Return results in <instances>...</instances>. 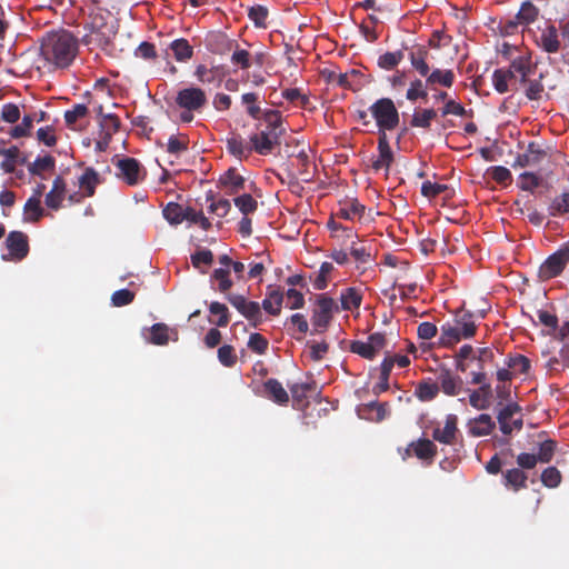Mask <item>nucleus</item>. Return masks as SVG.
I'll return each mask as SVG.
<instances>
[{
  "label": "nucleus",
  "mask_w": 569,
  "mask_h": 569,
  "mask_svg": "<svg viewBox=\"0 0 569 569\" xmlns=\"http://www.w3.org/2000/svg\"><path fill=\"white\" fill-rule=\"evenodd\" d=\"M496 428V422L488 413H481L470 419L468 422L469 433L472 437H483L490 435Z\"/></svg>",
  "instance_id": "obj_17"
},
{
  "label": "nucleus",
  "mask_w": 569,
  "mask_h": 569,
  "mask_svg": "<svg viewBox=\"0 0 569 569\" xmlns=\"http://www.w3.org/2000/svg\"><path fill=\"white\" fill-rule=\"evenodd\" d=\"M117 177L129 186H137L146 178V171L134 158H123L117 161Z\"/></svg>",
  "instance_id": "obj_9"
},
{
  "label": "nucleus",
  "mask_w": 569,
  "mask_h": 569,
  "mask_svg": "<svg viewBox=\"0 0 569 569\" xmlns=\"http://www.w3.org/2000/svg\"><path fill=\"white\" fill-rule=\"evenodd\" d=\"M67 183L64 179L58 176L52 183L51 190L46 194V206L52 210H58L66 197Z\"/></svg>",
  "instance_id": "obj_18"
},
{
  "label": "nucleus",
  "mask_w": 569,
  "mask_h": 569,
  "mask_svg": "<svg viewBox=\"0 0 569 569\" xmlns=\"http://www.w3.org/2000/svg\"><path fill=\"white\" fill-rule=\"evenodd\" d=\"M189 137L184 133L172 134L168 139L167 151L170 154L179 156L188 150Z\"/></svg>",
  "instance_id": "obj_44"
},
{
  "label": "nucleus",
  "mask_w": 569,
  "mask_h": 569,
  "mask_svg": "<svg viewBox=\"0 0 569 569\" xmlns=\"http://www.w3.org/2000/svg\"><path fill=\"white\" fill-rule=\"evenodd\" d=\"M169 327L166 323L158 322L150 327L149 329V336L146 337V340L149 343L156 345V346H166L169 340Z\"/></svg>",
  "instance_id": "obj_32"
},
{
  "label": "nucleus",
  "mask_w": 569,
  "mask_h": 569,
  "mask_svg": "<svg viewBox=\"0 0 569 569\" xmlns=\"http://www.w3.org/2000/svg\"><path fill=\"white\" fill-rule=\"evenodd\" d=\"M23 210L27 216L26 220L32 222L39 221L44 213V210L41 207V200L37 197H30L24 203Z\"/></svg>",
  "instance_id": "obj_46"
},
{
  "label": "nucleus",
  "mask_w": 569,
  "mask_h": 569,
  "mask_svg": "<svg viewBox=\"0 0 569 569\" xmlns=\"http://www.w3.org/2000/svg\"><path fill=\"white\" fill-rule=\"evenodd\" d=\"M437 117V112L433 109L417 110L412 114L410 126L415 128L429 129L431 121Z\"/></svg>",
  "instance_id": "obj_42"
},
{
  "label": "nucleus",
  "mask_w": 569,
  "mask_h": 569,
  "mask_svg": "<svg viewBox=\"0 0 569 569\" xmlns=\"http://www.w3.org/2000/svg\"><path fill=\"white\" fill-rule=\"evenodd\" d=\"M428 54H429V52H428L427 48L423 46L417 47L409 54V60L411 62V66L413 67L415 70L418 71V73L421 77H427L428 73L430 72V67L427 63Z\"/></svg>",
  "instance_id": "obj_25"
},
{
  "label": "nucleus",
  "mask_w": 569,
  "mask_h": 569,
  "mask_svg": "<svg viewBox=\"0 0 569 569\" xmlns=\"http://www.w3.org/2000/svg\"><path fill=\"white\" fill-rule=\"evenodd\" d=\"M211 282H217V290L221 293H227L233 286V281L230 278V270L224 268L214 269L211 278Z\"/></svg>",
  "instance_id": "obj_39"
},
{
  "label": "nucleus",
  "mask_w": 569,
  "mask_h": 569,
  "mask_svg": "<svg viewBox=\"0 0 569 569\" xmlns=\"http://www.w3.org/2000/svg\"><path fill=\"white\" fill-rule=\"evenodd\" d=\"M528 477L520 468H511L502 472V483L515 492L527 488Z\"/></svg>",
  "instance_id": "obj_20"
},
{
  "label": "nucleus",
  "mask_w": 569,
  "mask_h": 569,
  "mask_svg": "<svg viewBox=\"0 0 569 569\" xmlns=\"http://www.w3.org/2000/svg\"><path fill=\"white\" fill-rule=\"evenodd\" d=\"M455 82V73L452 70L433 69L426 77V86L430 89H435V86L439 84L446 88H451Z\"/></svg>",
  "instance_id": "obj_24"
},
{
  "label": "nucleus",
  "mask_w": 569,
  "mask_h": 569,
  "mask_svg": "<svg viewBox=\"0 0 569 569\" xmlns=\"http://www.w3.org/2000/svg\"><path fill=\"white\" fill-rule=\"evenodd\" d=\"M458 418L456 415H448L446 417L445 426L443 428H435L432 431V438L433 440L445 443V445H452L456 440V436L458 432Z\"/></svg>",
  "instance_id": "obj_14"
},
{
  "label": "nucleus",
  "mask_w": 569,
  "mask_h": 569,
  "mask_svg": "<svg viewBox=\"0 0 569 569\" xmlns=\"http://www.w3.org/2000/svg\"><path fill=\"white\" fill-rule=\"evenodd\" d=\"M226 299L250 322L258 328L263 318L259 302L248 301L242 295L227 293Z\"/></svg>",
  "instance_id": "obj_6"
},
{
  "label": "nucleus",
  "mask_w": 569,
  "mask_h": 569,
  "mask_svg": "<svg viewBox=\"0 0 569 569\" xmlns=\"http://www.w3.org/2000/svg\"><path fill=\"white\" fill-rule=\"evenodd\" d=\"M186 208L177 202H169L162 210L164 219L173 226L180 224L184 220Z\"/></svg>",
  "instance_id": "obj_41"
},
{
  "label": "nucleus",
  "mask_w": 569,
  "mask_h": 569,
  "mask_svg": "<svg viewBox=\"0 0 569 569\" xmlns=\"http://www.w3.org/2000/svg\"><path fill=\"white\" fill-rule=\"evenodd\" d=\"M538 16L539 9L531 1H525L516 14V19L521 26H529L537 20Z\"/></svg>",
  "instance_id": "obj_37"
},
{
  "label": "nucleus",
  "mask_w": 569,
  "mask_h": 569,
  "mask_svg": "<svg viewBox=\"0 0 569 569\" xmlns=\"http://www.w3.org/2000/svg\"><path fill=\"white\" fill-rule=\"evenodd\" d=\"M489 173H490V177L492 178V180H495L497 183L507 186V184L511 183V181H512L511 172L506 167H502V166L491 167L489 169Z\"/></svg>",
  "instance_id": "obj_64"
},
{
  "label": "nucleus",
  "mask_w": 569,
  "mask_h": 569,
  "mask_svg": "<svg viewBox=\"0 0 569 569\" xmlns=\"http://www.w3.org/2000/svg\"><path fill=\"white\" fill-rule=\"evenodd\" d=\"M266 396L273 402L284 406L289 402V395L281 385V382L274 378H270L263 383Z\"/></svg>",
  "instance_id": "obj_21"
},
{
  "label": "nucleus",
  "mask_w": 569,
  "mask_h": 569,
  "mask_svg": "<svg viewBox=\"0 0 569 569\" xmlns=\"http://www.w3.org/2000/svg\"><path fill=\"white\" fill-rule=\"evenodd\" d=\"M335 267L331 262H322L317 277L313 279V288L316 290H325L328 286V277Z\"/></svg>",
  "instance_id": "obj_56"
},
{
  "label": "nucleus",
  "mask_w": 569,
  "mask_h": 569,
  "mask_svg": "<svg viewBox=\"0 0 569 569\" xmlns=\"http://www.w3.org/2000/svg\"><path fill=\"white\" fill-rule=\"evenodd\" d=\"M206 200L211 202L209 206V212L214 213L220 218L226 217L231 209V203L228 199H219L218 201H214L212 192L207 193Z\"/></svg>",
  "instance_id": "obj_51"
},
{
  "label": "nucleus",
  "mask_w": 569,
  "mask_h": 569,
  "mask_svg": "<svg viewBox=\"0 0 569 569\" xmlns=\"http://www.w3.org/2000/svg\"><path fill=\"white\" fill-rule=\"evenodd\" d=\"M358 413L363 419L380 422L388 415L387 403H380V402L372 401L370 403L362 405L358 409Z\"/></svg>",
  "instance_id": "obj_23"
},
{
  "label": "nucleus",
  "mask_w": 569,
  "mask_h": 569,
  "mask_svg": "<svg viewBox=\"0 0 569 569\" xmlns=\"http://www.w3.org/2000/svg\"><path fill=\"white\" fill-rule=\"evenodd\" d=\"M100 183V178L98 172L91 168L88 167L83 171V173L79 178V187L83 191V197H92L96 192L97 186Z\"/></svg>",
  "instance_id": "obj_26"
},
{
  "label": "nucleus",
  "mask_w": 569,
  "mask_h": 569,
  "mask_svg": "<svg viewBox=\"0 0 569 569\" xmlns=\"http://www.w3.org/2000/svg\"><path fill=\"white\" fill-rule=\"evenodd\" d=\"M340 302L342 310L358 309L362 302V295L357 288L349 287L341 292Z\"/></svg>",
  "instance_id": "obj_33"
},
{
  "label": "nucleus",
  "mask_w": 569,
  "mask_h": 569,
  "mask_svg": "<svg viewBox=\"0 0 569 569\" xmlns=\"http://www.w3.org/2000/svg\"><path fill=\"white\" fill-rule=\"evenodd\" d=\"M507 366L520 373H528L530 370V360L523 355L510 356Z\"/></svg>",
  "instance_id": "obj_62"
},
{
  "label": "nucleus",
  "mask_w": 569,
  "mask_h": 569,
  "mask_svg": "<svg viewBox=\"0 0 569 569\" xmlns=\"http://www.w3.org/2000/svg\"><path fill=\"white\" fill-rule=\"evenodd\" d=\"M282 132L283 129H280L279 132L262 130L259 133L251 134L250 142L252 150L261 156L270 154L272 150L280 144V136Z\"/></svg>",
  "instance_id": "obj_10"
},
{
  "label": "nucleus",
  "mask_w": 569,
  "mask_h": 569,
  "mask_svg": "<svg viewBox=\"0 0 569 569\" xmlns=\"http://www.w3.org/2000/svg\"><path fill=\"white\" fill-rule=\"evenodd\" d=\"M267 123V129L272 132H279L282 123L281 113L278 110L268 109L261 113V118Z\"/></svg>",
  "instance_id": "obj_55"
},
{
  "label": "nucleus",
  "mask_w": 569,
  "mask_h": 569,
  "mask_svg": "<svg viewBox=\"0 0 569 569\" xmlns=\"http://www.w3.org/2000/svg\"><path fill=\"white\" fill-rule=\"evenodd\" d=\"M521 412V407L517 402H510L506 405L497 416L500 430L503 435H510L512 432V427L510 422L515 418L516 415Z\"/></svg>",
  "instance_id": "obj_22"
},
{
  "label": "nucleus",
  "mask_w": 569,
  "mask_h": 569,
  "mask_svg": "<svg viewBox=\"0 0 569 569\" xmlns=\"http://www.w3.org/2000/svg\"><path fill=\"white\" fill-rule=\"evenodd\" d=\"M436 382L445 395L455 397L460 393L462 389V379L453 375L449 369L442 368L437 373Z\"/></svg>",
  "instance_id": "obj_12"
},
{
  "label": "nucleus",
  "mask_w": 569,
  "mask_h": 569,
  "mask_svg": "<svg viewBox=\"0 0 569 569\" xmlns=\"http://www.w3.org/2000/svg\"><path fill=\"white\" fill-rule=\"evenodd\" d=\"M220 183L223 186H230L231 192L236 193L244 188V179L240 176L234 168L228 169L220 178Z\"/></svg>",
  "instance_id": "obj_47"
},
{
  "label": "nucleus",
  "mask_w": 569,
  "mask_h": 569,
  "mask_svg": "<svg viewBox=\"0 0 569 569\" xmlns=\"http://www.w3.org/2000/svg\"><path fill=\"white\" fill-rule=\"evenodd\" d=\"M318 389L317 382L315 380H310L308 382L302 383H293L290 386V392L293 399V402L297 405L303 403L305 406L308 403L306 399L309 393L316 392Z\"/></svg>",
  "instance_id": "obj_29"
},
{
  "label": "nucleus",
  "mask_w": 569,
  "mask_h": 569,
  "mask_svg": "<svg viewBox=\"0 0 569 569\" xmlns=\"http://www.w3.org/2000/svg\"><path fill=\"white\" fill-rule=\"evenodd\" d=\"M209 311L213 316H218L217 320H209L214 323L217 327H227L230 322V312L228 307L224 303L213 301L209 305Z\"/></svg>",
  "instance_id": "obj_40"
},
{
  "label": "nucleus",
  "mask_w": 569,
  "mask_h": 569,
  "mask_svg": "<svg viewBox=\"0 0 569 569\" xmlns=\"http://www.w3.org/2000/svg\"><path fill=\"white\" fill-rule=\"evenodd\" d=\"M169 48L172 50L174 59L179 62H186L193 56V48L184 38L173 40Z\"/></svg>",
  "instance_id": "obj_35"
},
{
  "label": "nucleus",
  "mask_w": 569,
  "mask_h": 569,
  "mask_svg": "<svg viewBox=\"0 0 569 569\" xmlns=\"http://www.w3.org/2000/svg\"><path fill=\"white\" fill-rule=\"evenodd\" d=\"M282 302L283 293L278 289H271V287H269L267 297L263 299L260 307H262L271 316H279Z\"/></svg>",
  "instance_id": "obj_27"
},
{
  "label": "nucleus",
  "mask_w": 569,
  "mask_h": 569,
  "mask_svg": "<svg viewBox=\"0 0 569 569\" xmlns=\"http://www.w3.org/2000/svg\"><path fill=\"white\" fill-rule=\"evenodd\" d=\"M366 207L361 204L357 199H351L350 201H346L345 206L341 207L337 217L345 220H353L355 218H361L365 213Z\"/></svg>",
  "instance_id": "obj_36"
},
{
  "label": "nucleus",
  "mask_w": 569,
  "mask_h": 569,
  "mask_svg": "<svg viewBox=\"0 0 569 569\" xmlns=\"http://www.w3.org/2000/svg\"><path fill=\"white\" fill-rule=\"evenodd\" d=\"M89 113L86 104H74L72 109L64 112V121L68 127H72L79 119L84 118Z\"/></svg>",
  "instance_id": "obj_58"
},
{
  "label": "nucleus",
  "mask_w": 569,
  "mask_h": 569,
  "mask_svg": "<svg viewBox=\"0 0 569 569\" xmlns=\"http://www.w3.org/2000/svg\"><path fill=\"white\" fill-rule=\"evenodd\" d=\"M369 110L376 120L379 136L387 134L386 131L393 130L399 123V112L390 98L378 99Z\"/></svg>",
  "instance_id": "obj_3"
},
{
  "label": "nucleus",
  "mask_w": 569,
  "mask_h": 569,
  "mask_svg": "<svg viewBox=\"0 0 569 569\" xmlns=\"http://www.w3.org/2000/svg\"><path fill=\"white\" fill-rule=\"evenodd\" d=\"M536 43L547 53L558 52L561 48L558 29L553 24H548L541 30L540 36L536 38Z\"/></svg>",
  "instance_id": "obj_13"
},
{
  "label": "nucleus",
  "mask_w": 569,
  "mask_h": 569,
  "mask_svg": "<svg viewBox=\"0 0 569 569\" xmlns=\"http://www.w3.org/2000/svg\"><path fill=\"white\" fill-rule=\"evenodd\" d=\"M174 101L181 109L201 112L206 107L208 99L206 92L201 88L188 87L178 91Z\"/></svg>",
  "instance_id": "obj_8"
},
{
  "label": "nucleus",
  "mask_w": 569,
  "mask_h": 569,
  "mask_svg": "<svg viewBox=\"0 0 569 569\" xmlns=\"http://www.w3.org/2000/svg\"><path fill=\"white\" fill-rule=\"evenodd\" d=\"M86 29L90 31L83 38V42L87 44L92 41V36H94V40L99 46H108L116 34L113 26L108 23L106 16L102 13L92 14Z\"/></svg>",
  "instance_id": "obj_4"
},
{
  "label": "nucleus",
  "mask_w": 569,
  "mask_h": 569,
  "mask_svg": "<svg viewBox=\"0 0 569 569\" xmlns=\"http://www.w3.org/2000/svg\"><path fill=\"white\" fill-rule=\"evenodd\" d=\"M511 69L516 74L520 76V82L525 83L528 80L529 74L533 71L531 56L522 54L515 58L510 63Z\"/></svg>",
  "instance_id": "obj_31"
},
{
  "label": "nucleus",
  "mask_w": 569,
  "mask_h": 569,
  "mask_svg": "<svg viewBox=\"0 0 569 569\" xmlns=\"http://www.w3.org/2000/svg\"><path fill=\"white\" fill-rule=\"evenodd\" d=\"M440 330L439 343L443 347H452L462 339L472 338L477 331L473 313L459 310L455 315L453 323L446 322Z\"/></svg>",
  "instance_id": "obj_2"
},
{
  "label": "nucleus",
  "mask_w": 569,
  "mask_h": 569,
  "mask_svg": "<svg viewBox=\"0 0 569 569\" xmlns=\"http://www.w3.org/2000/svg\"><path fill=\"white\" fill-rule=\"evenodd\" d=\"M378 151L379 157L372 162V168L376 171L385 169L386 172H389L390 166L393 162V152L389 144V140L387 134H380L378 138Z\"/></svg>",
  "instance_id": "obj_15"
},
{
  "label": "nucleus",
  "mask_w": 569,
  "mask_h": 569,
  "mask_svg": "<svg viewBox=\"0 0 569 569\" xmlns=\"http://www.w3.org/2000/svg\"><path fill=\"white\" fill-rule=\"evenodd\" d=\"M491 389L489 385H482L469 396L470 405L478 410H486L490 407Z\"/></svg>",
  "instance_id": "obj_30"
},
{
  "label": "nucleus",
  "mask_w": 569,
  "mask_h": 569,
  "mask_svg": "<svg viewBox=\"0 0 569 569\" xmlns=\"http://www.w3.org/2000/svg\"><path fill=\"white\" fill-rule=\"evenodd\" d=\"M268 340L260 333H251L248 341V348L258 353L264 355L268 349Z\"/></svg>",
  "instance_id": "obj_63"
},
{
  "label": "nucleus",
  "mask_w": 569,
  "mask_h": 569,
  "mask_svg": "<svg viewBox=\"0 0 569 569\" xmlns=\"http://www.w3.org/2000/svg\"><path fill=\"white\" fill-rule=\"evenodd\" d=\"M403 52L401 50L393 52H386L378 58V67L391 71L398 67V64L403 60Z\"/></svg>",
  "instance_id": "obj_48"
},
{
  "label": "nucleus",
  "mask_w": 569,
  "mask_h": 569,
  "mask_svg": "<svg viewBox=\"0 0 569 569\" xmlns=\"http://www.w3.org/2000/svg\"><path fill=\"white\" fill-rule=\"evenodd\" d=\"M101 131L112 138L120 130L121 121L114 113L104 114L100 121Z\"/></svg>",
  "instance_id": "obj_57"
},
{
  "label": "nucleus",
  "mask_w": 569,
  "mask_h": 569,
  "mask_svg": "<svg viewBox=\"0 0 569 569\" xmlns=\"http://www.w3.org/2000/svg\"><path fill=\"white\" fill-rule=\"evenodd\" d=\"M439 393V386L437 382L421 381L418 383L415 395L421 401H431Z\"/></svg>",
  "instance_id": "obj_45"
},
{
  "label": "nucleus",
  "mask_w": 569,
  "mask_h": 569,
  "mask_svg": "<svg viewBox=\"0 0 569 569\" xmlns=\"http://www.w3.org/2000/svg\"><path fill=\"white\" fill-rule=\"evenodd\" d=\"M548 158V151L541 148L538 142L531 141L528 143L526 151L518 154L513 167H536Z\"/></svg>",
  "instance_id": "obj_11"
},
{
  "label": "nucleus",
  "mask_w": 569,
  "mask_h": 569,
  "mask_svg": "<svg viewBox=\"0 0 569 569\" xmlns=\"http://www.w3.org/2000/svg\"><path fill=\"white\" fill-rule=\"evenodd\" d=\"M241 102L246 106L247 113L254 120L261 118L263 112L259 107V94L256 92H247L241 96Z\"/></svg>",
  "instance_id": "obj_43"
},
{
  "label": "nucleus",
  "mask_w": 569,
  "mask_h": 569,
  "mask_svg": "<svg viewBox=\"0 0 569 569\" xmlns=\"http://www.w3.org/2000/svg\"><path fill=\"white\" fill-rule=\"evenodd\" d=\"M56 160L52 156L46 154L38 157L32 163L28 166V170L32 176H42L44 171H51L54 169Z\"/></svg>",
  "instance_id": "obj_38"
},
{
  "label": "nucleus",
  "mask_w": 569,
  "mask_h": 569,
  "mask_svg": "<svg viewBox=\"0 0 569 569\" xmlns=\"http://www.w3.org/2000/svg\"><path fill=\"white\" fill-rule=\"evenodd\" d=\"M411 452L420 460L432 461L437 455V446L429 439H419L412 441L406 449V455L410 456Z\"/></svg>",
  "instance_id": "obj_16"
},
{
  "label": "nucleus",
  "mask_w": 569,
  "mask_h": 569,
  "mask_svg": "<svg viewBox=\"0 0 569 569\" xmlns=\"http://www.w3.org/2000/svg\"><path fill=\"white\" fill-rule=\"evenodd\" d=\"M78 52V42L68 31L48 34L41 44L43 58L58 68L70 66Z\"/></svg>",
  "instance_id": "obj_1"
},
{
  "label": "nucleus",
  "mask_w": 569,
  "mask_h": 569,
  "mask_svg": "<svg viewBox=\"0 0 569 569\" xmlns=\"http://www.w3.org/2000/svg\"><path fill=\"white\" fill-rule=\"evenodd\" d=\"M0 153L4 156V159L1 162L0 167L3 171L8 173L14 171L17 163L23 164L27 161L26 157H20V150L16 146H12L8 149H3L0 151Z\"/></svg>",
  "instance_id": "obj_28"
},
{
  "label": "nucleus",
  "mask_w": 569,
  "mask_h": 569,
  "mask_svg": "<svg viewBox=\"0 0 569 569\" xmlns=\"http://www.w3.org/2000/svg\"><path fill=\"white\" fill-rule=\"evenodd\" d=\"M8 254H3L2 259L7 261H21L29 253V239L22 231H10L4 241Z\"/></svg>",
  "instance_id": "obj_7"
},
{
  "label": "nucleus",
  "mask_w": 569,
  "mask_h": 569,
  "mask_svg": "<svg viewBox=\"0 0 569 569\" xmlns=\"http://www.w3.org/2000/svg\"><path fill=\"white\" fill-rule=\"evenodd\" d=\"M337 309V305L332 298L320 295L317 299V308L313 310L311 318L313 327L312 333L325 332L332 319V312Z\"/></svg>",
  "instance_id": "obj_5"
},
{
  "label": "nucleus",
  "mask_w": 569,
  "mask_h": 569,
  "mask_svg": "<svg viewBox=\"0 0 569 569\" xmlns=\"http://www.w3.org/2000/svg\"><path fill=\"white\" fill-rule=\"evenodd\" d=\"M269 11L261 4L252 6L248 9V17L257 28H266Z\"/></svg>",
  "instance_id": "obj_53"
},
{
  "label": "nucleus",
  "mask_w": 569,
  "mask_h": 569,
  "mask_svg": "<svg viewBox=\"0 0 569 569\" xmlns=\"http://www.w3.org/2000/svg\"><path fill=\"white\" fill-rule=\"evenodd\" d=\"M428 88L429 86H426V81L423 82L420 79H415L411 81L410 87L407 90L406 98L411 102H415L418 99L426 100L428 98Z\"/></svg>",
  "instance_id": "obj_50"
},
{
  "label": "nucleus",
  "mask_w": 569,
  "mask_h": 569,
  "mask_svg": "<svg viewBox=\"0 0 569 569\" xmlns=\"http://www.w3.org/2000/svg\"><path fill=\"white\" fill-rule=\"evenodd\" d=\"M561 479V473L556 467H548L541 473V482L548 488H557Z\"/></svg>",
  "instance_id": "obj_59"
},
{
  "label": "nucleus",
  "mask_w": 569,
  "mask_h": 569,
  "mask_svg": "<svg viewBox=\"0 0 569 569\" xmlns=\"http://www.w3.org/2000/svg\"><path fill=\"white\" fill-rule=\"evenodd\" d=\"M234 206L240 210L243 216L253 213L258 208L257 200L250 193H243L234 198Z\"/></svg>",
  "instance_id": "obj_54"
},
{
  "label": "nucleus",
  "mask_w": 569,
  "mask_h": 569,
  "mask_svg": "<svg viewBox=\"0 0 569 569\" xmlns=\"http://www.w3.org/2000/svg\"><path fill=\"white\" fill-rule=\"evenodd\" d=\"M556 449L557 442L555 440L548 439L540 443L539 452L536 456L540 462L548 463L551 461Z\"/></svg>",
  "instance_id": "obj_60"
},
{
  "label": "nucleus",
  "mask_w": 569,
  "mask_h": 569,
  "mask_svg": "<svg viewBox=\"0 0 569 569\" xmlns=\"http://www.w3.org/2000/svg\"><path fill=\"white\" fill-rule=\"evenodd\" d=\"M194 76L198 81L203 84H216L220 86L222 78L217 74L214 69H209L203 64H200L196 68Z\"/></svg>",
  "instance_id": "obj_49"
},
{
  "label": "nucleus",
  "mask_w": 569,
  "mask_h": 569,
  "mask_svg": "<svg viewBox=\"0 0 569 569\" xmlns=\"http://www.w3.org/2000/svg\"><path fill=\"white\" fill-rule=\"evenodd\" d=\"M549 214L552 217L561 216L569 212V192H563L556 197L549 208Z\"/></svg>",
  "instance_id": "obj_52"
},
{
  "label": "nucleus",
  "mask_w": 569,
  "mask_h": 569,
  "mask_svg": "<svg viewBox=\"0 0 569 569\" xmlns=\"http://www.w3.org/2000/svg\"><path fill=\"white\" fill-rule=\"evenodd\" d=\"M566 264L556 252L550 254L539 268V278L542 280H549L558 277L563 271Z\"/></svg>",
  "instance_id": "obj_19"
},
{
  "label": "nucleus",
  "mask_w": 569,
  "mask_h": 569,
  "mask_svg": "<svg viewBox=\"0 0 569 569\" xmlns=\"http://www.w3.org/2000/svg\"><path fill=\"white\" fill-rule=\"evenodd\" d=\"M227 150L238 159L247 158L252 151L251 147H248L239 134H232L227 139Z\"/></svg>",
  "instance_id": "obj_34"
},
{
  "label": "nucleus",
  "mask_w": 569,
  "mask_h": 569,
  "mask_svg": "<svg viewBox=\"0 0 569 569\" xmlns=\"http://www.w3.org/2000/svg\"><path fill=\"white\" fill-rule=\"evenodd\" d=\"M350 351L356 355H359L360 357L368 359V360H372L377 356V353L375 352V350L372 349V347L370 346L368 340L367 341L357 340V341L351 342Z\"/></svg>",
  "instance_id": "obj_61"
}]
</instances>
